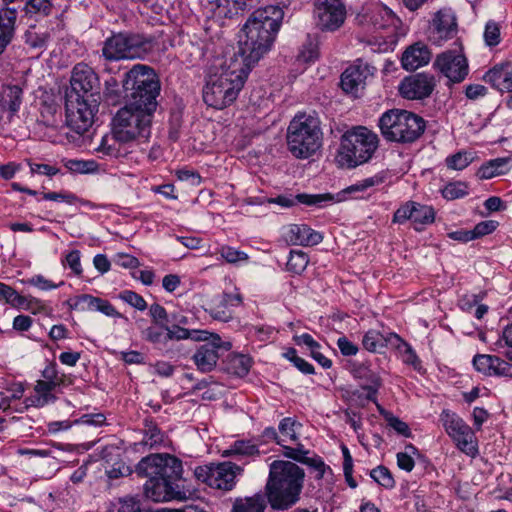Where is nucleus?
<instances>
[{"label": "nucleus", "instance_id": "24", "mask_svg": "<svg viewBox=\"0 0 512 512\" xmlns=\"http://www.w3.org/2000/svg\"><path fill=\"white\" fill-rule=\"evenodd\" d=\"M207 341L208 343L201 345L193 355L195 365L203 373L214 369L219 359L218 349L224 344L219 335L212 333Z\"/></svg>", "mask_w": 512, "mask_h": 512}, {"label": "nucleus", "instance_id": "18", "mask_svg": "<svg viewBox=\"0 0 512 512\" xmlns=\"http://www.w3.org/2000/svg\"><path fill=\"white\" fill-rule=\"evenodd\" d=\"M315 15L322 30L335 31L346 18V8L342 0H316Z\"/></svg>", "mask_w": 512, "mask_h": 512}, {"label": "nucleus", "instance_id": "54", "mask_svg": "<svg viewBox=\"0 0 512 512\" xmlns=\"http://www.w3.org/2000/svg\"><path fill=\"white\" fill-rule=\"evenodd\" d=\"M81 254L79 250H72L65 255L63 265L71 269L74 275L80 276L83 272L81 266Z\"/></svg>", "mask_w": 512, "mask_h": 512}, {"label": "nucleus", "instance_id": "30", "mask_svg": "<svg viewBox=\"0 0 512 512\" xmlns=\"http://www.w3.org/2000/svg\"><path fill=\"white\" fill-rule=\"evenodd\" d=\"M484 79L501 92L512 90V66L509 63L496 65L486 72Z\"/></svg>", "mask_w": 512, "mask_h": 512}, {"label": "nucleus", "instance_id": "27", "mask_svg": "<svg viewBox=\"0 0 512 512\" xmlns=\"http://www.w3.org/2000/svg\"><path fill=\"white\" fill-rule=\"evenodd\" d=\"M402 339L393 332L382 333L376 329H370L364 333L362 346L371 353H380L388 345L399 347Z\"/></svg>", "mask_w": 512, "mask_h": 512}, {"label": "nucleus", "instance_id": "63", "mask_svg": "<svg viewBox=\"0 0 512 512\" xmlns=\"http://www.w3.org/2000/svg\"><path fill=\"white\" fill-rule=\"evenodd\" d=\"M50 0H29L26 9L29 13H40L48 15L51 10Z\"/></svg>", "mask_w": 512, "mask_h": 512}, {"label": "nucleus", "instance_id": "26", "mask_svg": "<svg viewBox=\"0 0 512 512\" xmlns=\"http://www.w3.org/2000/svg\"><path fill=\"white\" fill-rule=\"evenodd\" d=\"M23 90L19 85H4L0 91V122L5 115L9 120L20 109L22 104Z\"/></svg>", "mask_w": 512, "mask_h": 512}, {"label": "nucleus", "instance_id": "16", "mask_svg": "<svg viewBox=\"0 0 512 512\" xmlns=\"http://www.w3.org/2000/svg\"><path fill=\"white\" fill-rule=\"evenodd\" d=\"M71 90L67 94H74L79 98H99V78L91 67L78 63L72 70L70 79Z\"/></svg>", "mask_w": 512, "mask_h": 512}, {"label": "nucleus", "instance_id": "2", "mask_svg": "<svg viewBox=\"0 0 512 512\" xmlns=\"http://www.w3.org/2000/svg\"><path fill=\"white\" fill-rule=\"evenodd\" d=\"M283 18L284 11L278 5H268L254 10L243 25L244 37L240 38L239 52L232 57L241 58L251 70L271 51Z\"/></svg>", "mask_w": 512, "mask_h": 512}, {"label": "nucleus", "instance_id": "39", "mask_svg": "<svg viewBox=\"0 0 512 512\" xmlns=\"http://www.w3.org/2000/svg\"><path fill=\"white\" fill-rule=\"evenodd\" d=\"M300 428L301 424L296 422L294 419L290 417L282 419L279 424L280 439L277 440V445L281 448H290L285 443L295 442Z\"/></svg>", "mask_w": 512, "mask_h": 512}, {"label": "nucleus", "instance_id": "52", "mask_svg": "<svg viewBox=\"0 0 512 512\" xmlns=\"http://www.w3.org/2000/svg\"><path fill=\"white\" fill-rule=\"evenodd\" d=\"M117 141L114 134L113 136L105 135L102 137L98 147L95 148V151L103 157H116L118 155V148L116 147Z\"/></svg>", "mask_w": 512, "mask_h": 512}, {"label": "nucleus", "instance_id": "5", "mask_svg": "<svg viewBox=\"0 0 512 512\" xmlns=\"http://www.w3.org/2000/svg\"><path fill=\"white\" fill-rule=\"evenodd\" d=\"M305 473L291 461L275 460L270 464L266 495L272 508L285 510L300 499Z\"/></svg>", "mask_w": 512, "mask_h": 512}, {"label": "nucleus", "instance_id": "7", "mask_svg": "<svg viewBox=\"0 0 512 512\" xmlns=\"http://www.w3.org/2000/svg\"><path fill=\"white\" fill-rule=\"evenodd\" d=\"M287 146L298 159H307L322 146V130L318 117L299 113L290 121L287 129Z\"/></svg>", "mask_w": 512, "mask_h": 512}, {"label": "nucleus", "instance_id": "40", "mask_svg": "<svg viewBox=\"0 0 512 512\" xmlns=\"http://www.w3.org/2000/svg\"><path fill=\"white\" fill-rule=\"evenodd\" d=\"M63 166L72 173L95 174L99 171V164L95 160L62 159Z\"/></svg>", "mask_w": 512, "mask_h": 512}, {"label": "nucleus", "instance_id": "37", "mask_svg": "<svg viewBox=\"0 0 512 512\" xmlns=\"http://www.w3.org/2000/svg\"><path fill=\"white\" fill-rule=\"evenodd\" d=\"M168 342L169 341H180V340H193V341H207L210 336V332L207 330L198 329H187L180 325L168 326L166 329Z\"/></svg>", "mask_w": 512, "mask_h": 512}, {"label": "nucleus", "instance_id": "41", "mask_svg": "<svg viewBox=\"0 0 512 512\" xmlns=\"http://www.w3.org/2000/svg\"><path fill=\"white\" fill-rule=\"evenodd\" d=\"M252 366V358L245 354H234L229 357L227 369L230 373L244 377Z\"/></svg>", "mask_w": 512, "mask_h": 512}, {"label": "nucleus", "instance_id": "6", "mask_svg": "<svg viewBox=\"0 0 512 512\" xmlns=\"http://www.w3.org/2000/svg\"><path fill=\"white\" fill-rule=\"evenodd\" d=\"M377 147L375 133L364 126L353 127L342 135L335 162L341 168H355L369 161Z\"/></svg>", "mask_w": 512, "mask_h": 512}, {"label": "nucleus", "instance_id": "4", "mask_svg": "<svg viewBox=\"0 0 512 512\" xmlns=\"http://www.w3.org/2000/svg\"><path fill=\"white\" fill-rule=\"evenodd\" d=\"M249 65L241 58L231 57L211 72L203 88L204 102L215 109L232 104L250 73Z\"/></svg>", "mask_w": 512, "mask_h": 512}, {"label": "nucleus", "instance_id": "51", "mask_svg": "<svg viewBox=\"0 0 512 512\" xmlns=\"http://www.w3.org/2000/svg\"><path fill=\"white\" fill-rule=\"evenodd\" d=\"M370 476L374 481L386 489H392L395 486V480L391 472L384 466H378L371 470Z\"/></svg>", "mask_w": 512, "mask_h": 512}, {"label": "nucleus", "instance_id": "19", "mask_svg": "<svg viewBox=\"0 0 512 512\" xmlns=\"http://www.w3.org/2000/svg\"><path fill=\"white\" fill-rule=\"evenodd\" d=\"M440 421L447 434L456 442L457 446H471L475 448V434L472 428L455 412L445 409L440 414Z\"/></svg>", "mask_w": 512, "mask_h": 512}, {"label": "nucleus", "instance_id": "29", "mask_svg": "<svg viewBox=\"0 0 512 512\" xmlns=\"http://www.w3.org/2000/svg\"><path fill=\"white\" fill-rule=\"evenodd\" d=\"M321 233L306 224H292L288 228L287 240L293 245L313 246L322 241Z\"/></svg>", "mask_w": 512, "mask_h": 512}, {"label": "nucleus", "instance_id": "42", "mask_svg": "<svg viewBox=\"0 0 512 512\" xmlns=\"http://www.w3.org/2000/svg\"><path fill=\"white\" fill-rule=\"evenodd\" d=\"M25 43L33 50L43 51L47 47L49 34L30 27L24 34Z\"/></svg>", "mask_w": 512, "mask_h": 512}, {"label": "nucleus", "instance_id": "12", "mask_svg": "<svg viewBox=\"0 0 512 512\" xmlns=\"http://www.w3.org/2000/svg\"><path fill=\"white\" fill-rule=\"evenodd\" d=\"M242 471L243 468L240 465L228 461L213 467H197L194 473L198 480L211 488L230 491L236 485V477Z\"/></svg>", "mask_w": 512, "mask_h": 512}, {"label": "nucleus", "instance_id": "22", "mask_svg": "<svg viewBox=\"0 0 512 512\" xmlns=\"http://www.w3.org/2000/svg\"><path fill=\"white\" fill-rule=\"evenodd\" d=\"M457 33V23L451 9H441L433 17L428 29V38L435 45H442Z\"/></svg>", "mask_w": 512, "mask_h": 512}, {"label": "nucleus", "instance_id": "61", "mask_svg": "<svg viewBox=\"0 0 512 512\" xmlns=\"http://www.w3.org/2000/svg\"><path fill=\"white\" fill-rule=\"evenodd\" d=\"M484 40L488 46H495L500 42V30L496 23L488 22L484 30Z\"/></svg>", "mask_w": 512, "mask_h": 512}, {"label": "nucleus", "instance_id": "34", "mask_svg": "<svg viewBox=\"0 0 512 512\" xmlns=\"http://www.w3.org/2000/svg\"><path fill=\"white\" fill-rule=\"evenodd\" d=\"M17 10L14 7L0 8V54L14 35Z\"/></svg>", "mask_w": 512, "mask_h": 512}, {"label": "nucleus", "instance_id": "33", "mask_svg": "<svg viewBox=\"0 0 512 512\" xmlns=\"http://www.w3.org/2000/svg\"><path fill=\"white\" fill-rule=\"evenodd\" d=\"M246 6V0H211L209 10L216 19L232 18Z\"/></svg>", "mask_w": 512, "mask_h": 512}, {"label": "nucleus", "instance_id": "10", "mask_svg": "<svg viewBox=\"0 0 512 512\" xmlns=\"http://www.w3.org/2000/svg\"><path fill=\"white\" fill-rule=\"evenodd\" d=\"M384 182V176L376 174L374 176L362 179L356 183L350 185L346 189L333 194V193H319V194H307L300 193L298 200L303 205L314 207L317 209L327 208L333 204L343 202L347 199V195L365 192L373 186H377Z\"/></svg>", "mask_w": 512, "mask_h": 512}, {"label": "nucleus", "instance_id": "47", "mask_svg": "<svg viewBox=\"0 0 512 512\" xmlns=\"http://www.w3.org/2000/svg\"><path fill=\"white\" fill-rule=\"evenodd\" d=\"M96 297L90 294H81L71 297L67 300V305L71 310L76 311H93Z\"/></svg>", "mask_w": 512, "mask_h": 512}, {"label": "nucleus", "instance_id": "32", "mask_svg": "<svg viewBox=\"0 0 512 512\" xmlns=\"http://www.w3.org/2000/svg\"><path fill=\"white\" fill-rule=\"evenodd\" d=\"M511 168V157H498L483 163L477 171V177L479 179L488 180L507 174Z\"/></svg>", "mask_w": 512, "mask_h": 512}, {"label": "nucleus", "instance_id": "21", "mask_svg": "<svg viewBox=\"0 0 512 512\" xmlns=\"http://www.w3.org/2000/svg\"><path fill=\"white\" fill-rule=\"evenodd\" d=\"M177 479L164 476L148 479L144 485L145 496L154 502L185 500L187 498L186 493L173 483V480Z\"/></svg>", "mask_w": 512, "mask_h": 512}, {"label": "nucleus", "instance_id": "53", "mask_svg": "<svg viewBox=\"0 0 512 512\" xmlns=\"http://www.w3.org/2000/svg\"><path fill=\"white\" fill-rule=\"evenodd\" d=\"M119 299L139 311H144L147 309V303L145 299L132 290L122 291L119 294Z\"/></svg>", "mask_w": 512, "mask_h": 512}, {"label": "nucleus", "instance_id": "35", "mask_svg": "<svg viewBox=\"0 0 512 512\" xmlns=\"http://www.w3.org/2000/svg\"><path fill=\"white\" fill-rule=\"evenodd\" d=\"M2 300L17 309H32V304L40 305V299L22 296L12 287L0 282V301Z\"/></svg>", "mask_w": 512, "mask_h": 512}, {"label": "nucleus", "instance_id": "57", "mask_svg": "<svg viewBox=\"0 0 512 512\" xmlns=\"http://www.w3.org/2000/svg\"><path fill=\"white\" fill-rule=\"evenodd\" d=\"M93 311L100 312L105 316L112 318H122V314L118 312L115 307L108 301L99 297H96Z\"/></svg>", "mask_w": 512, "mask_h": 512}, {"label": "nucleus", "instance_id": "46", "mask_svg": "<svg viewBox=\"0 0 512 512\" xmlns=\"http://www.w3.org/2000/svg\"><path fill=\"white\" fill-rule=\"evenodd\" d=\"M319 56V46L318 42L315 39L308 38L307 41L302 45L299 54L297 56V61L301 63H311L314 62Z\"/></svg>", "mask_w": 512, "mask_h": 512}, {"label": "nucleus", "instance_id": "64", "mask_svg": "<svg viewBox=\"0 0 512 512\" xmlns=\"http://www.w3.org/2000/svg\"><path fill=\"white\" fill-rule=\"evenodd\" d=\"M337 347L341 354L346 357L355 356L359 351V347L345 336L338 338Z\"/></svg>", "mask_w": 512, "mask_h": 512}, {"label": "nucleus", "instance_id": "44", "mask_svg": "<svg viewBox=\"0 0 512 512\" xmlns=\"http://www.w3.org/2000/svg\"><path fill=\"white\" fill-rule=\"evenodd\" d=\"M167 328V324H153L143 332L144 338L154 345H165L168 343Z\"/></svg>", "mask_w": 512, "mask_h": 512}, {"label": "nucleus", "instance_id": "3", "mask_svg": "<svg viewBox=\"0 0 512 512\" xmlns=\"http://www.w3.org/2000/svg\"><path fill=\"white\" fill-rule=\"evenodd\" d=\"M356 22L365 30V42L373 52L392 51L399 39L400 19L380 2H370L362 6L356 15Z\"/></svg>", "mask_w": 512, "mask_h": 512}, {"label": "nucleus", "instance_id": "20", "mask_svg": "<svg viewBox=\"0 0 512 512\" xmlns=\"http://www.w3.org/2000/svg\"><path fill=\"white\" fill-rule=\"evenodd\" d=\"M436 86L435 77L427 73H417L405 77L398 86L399 94L408 100L428 98Z\"/></svg>", "mask_w": 512, "mask_h": 512}, {"label": "nucleus", "instance_id": "62", "mask_svg": "<svg viewBox=\"0 0 512 512\" xmlns=\"http://www.w3.org/2000/svg\"><path fill=\"white\" fill-rule=\"evenodd\" d=\"M498 223L493 220H486L478 223L471 231L473 234V238L477 239L479 237L488 235L496 230Z\"/></svg>", "mask_w": 512, "mask_h": 512}, {"label": "nucleus", "instance_id": "31", "mask_svg": "<svg viewBox=\"0 0 512 512\" xmlns=\"http://www.w3.org/2000/svg\"><path fill=\"white\" fill-rule=\"evenodd\" d=\"M55 389L56 387L51 386L48 382L38 380L32 393L25 399V408H42L54 403L56 400Z\"/></svg>", "mask_w": 512, "mask_h": 512}, {"label": "nucleus", "instance_id": "1", "mask_svg": "<svg viewBox=\"0 0 512 512\" xmlns=\"http://www.w3.org/2000/svg\"><path fill=\"white\" fill-rule=\"evenodd\" d=\"M127 104L113 118V133L119 142L147 140L157 108L160 83L154 70L136 64L125 75Z\"/></svg>", "mask_w": 512, "mask_h": 512}, {"label": "nucleus", "instance_id": "15", "mask_svg": "<svg viewBox=\"0 0 512 512\" xmlns=\"http://www.w3.org/2000/svg\"><path fill=\"white\" fill-rule=\"evenodd\" d=\"M434 67L455 83L463 81L469 71L467 58L460 45L437 55Z\"/></svg>", "mask_w": 512, "mask_h": 512}, {"label": "nucleus", "instance_id": "45", "mask_svg": "<svg viewBox=\"0 0 512 512\" xmlns=\"http://www.w3.org/2000/svg\"><path fill=\"white\" fill-rule=\"evenodd\" d=\"M309 263L308 255L301 250H291L287 261V269L295 274H301Z\"/></svg>", "mask_w": 512, "mask_h": 512}, {"label": "nucleus", "instance_id": "48", "mask_svg": "<svg viewBox=\"0 0 512 512\" xmlns=\"http://www.w3.org/2000/svg\"><path fill=\"white\" fill-rule=\"evenodd\" d=\"M218 253L226 262L230 264H238L248 260V255L244 251L238 250L228 245L221 246L218 250Z\"/></svg>", "mask_w": 512, "mask_h": 512}, {"label": "nucleus", "instance_id": "43", "mask_svg": "<svg viewBox=\"0 0 512 512\" xmlns=\"http://www.w3.org/2000/svg\"><path fill=\"white\" fill-rule=\"evenodd\" d=\"M142 443L145 447L148 448H159L163 446L164 448L170 445L169 441L165 438L164 434L160 431V429L154 425H150L147 427L144 437L142 439Z\"/></svg>", "mask_w": 512, "mask_h": 512}, {"label": "nucleus", "instance_id": "36", "mask_svg": "<svg viewBox=\"0 0 512 512\" xmlns=\"http://www.w3.org/2000/svg\"><path fill=\"white\" fill-rule=\"evenodd\" d=\"M309 452L310 450H290L286 453V456L309 466L316 473L315 478L321 479L329 467L325 465L319 456H310Z\"/></svg>", "mask_w": 512, "mask_h": 512}, {"label": "nucleus", "instance_id": "50", "mask_svg": "<svg viewBox=\"0 0 512 512\" xmlns=\"http://www.w3.org/2000/svg\"><path fill=\"white\" fill-rule=\"evenodd\" d=\"M442 196L447 200L462 198L468 194V187L464 182H450L441 191Z\"/></svg>", "mask_w": 512, "mask_h": 512}, {"label": "nucleus", "instance_id": "49", "mask_svg": "<svg viewBox=\"0 0 512 512\" xmlns=\"http://www.w3.org/2000/svg\"><path fill=\"white\" fill-rule=\"evenodd\" d=\"M26 285L37 288L40 291H51L64 284L63 281L55 283L41 274L34 275L24 281Z\"/></svg>", "mask_w": 512, "mask_h": 512}, {"label": "nucleus", "instance_id": "28", "mask_svg": "<svg viewBox=\"0 0 512 512\" xmlns=\"http://www.w3.org/2000/svg\"><path fill=\"white\" fill-rule=\"evenodd\" d=\"M431 59V52L427 45L417 42L409 46L402 54L401 64L407 71H414L427 65Z\"/></svg>", "mask_w": 512, "mask_h": 512}, {"label": "nucleus", "instance_id": "55", "mask_svg": "<svg viewBox=\"0 0 512 512\" xmlns=\"http://www.w3.org/2000/svg\"><path fill=\"white\" fill-rule=\"evenodd\" d=\"M471 161L470 154L466 152H458L446 159L447 166L454 170H463Z\"/></svg>", "mask_w": 512, "mask_h": 512}, {"label": "nucleus", "instance_id": "23", "mask_svg": "<svg viewBox=\"0 0 512 512\" xmlns=\"http://www.w3.org/2000/svg\"><path fill=\"white\" fill-rule=\"evenodd\" d=\"M375 68L362 60H356L341 75V87L346 93L357 95L367 79L373 75Z\"/></svg>", "mask_w": 512, "mask_h": 512}, {"label": "nucleus", "instance_id": "9", "mask_svg": "<svg viewBox=\"0 0 512 512\" xmlns=\"http://www.w3.org/2000/svg\"><path fill=\"white\" fill-rule=\"evenodd\" d=\"M99 98L66 96V122L78 134H84L92 126L98 111Z\"/></svg>", "mask_w": 512, "mask_h": 512}, {"label": "nucleus", "instance_id": "17", "mask_svg": "<svg viewBox=\"0 0 512 512\" xmlns=\"http://www.w3.org/2000/svg\"><path fill=\"white\" fill-rule=\"evenodd\" d=\"M380 387V380L377 378L371 385L362 386L360 389L351 392L350 400L356 402L360 406H364L366 402L372 401L376 404L378 411L387 420L390 427L403 436H408L409 427L401 421L399 418L393 416L391 413L385 411V409L377 402L376 395Z\"/></svg>", "mask_w": 512, "mask_h": 512}, {"label": "nucleus", "instance_id": "14", "mask_svg": "<svg viewBox=\"0 0 512 512\" xmlns=\"http://www.w3.org/2000/svg\"><path fill=\"white\" fill-rule=\"evenodd\" d=\"M435 217L436 212L432 206L410 200L397 208L393 214L392 223L401 225L409 221L414 230L420 232L431 225Z\"/></svg>", "mask_w": 512, "mask_h": 512}, {"label": "nucleus", "instance_id": "25", "mask_svg": "<svg viewBox=\"0 0 512 512\" xmlns=\"http://www.w3.org/2000/svg\"><path fill=\"white\" fill-rule=\"evenodd\" d=\"M474 368L487 376L512 378V364L494 355L478 354L473 358Z\"/></svg>", "mask_w": 512, "mask_h": 512}, {"label": "nucleus", "instance_id": "13", "mask_svg": "<svg viewBox=\"0 0 512 512\" xmlns=\"http://www.w3.org/2000/svg\"><path fill=\"white\" fill-rule=\"evenodd\" d=\"M142 45L136 36L117 33L108 37L102 47V56L108 61L141 58Z\"/></svg>", "mask_w": 512, "mask_h": 512}, {"label": "nucleus", "instance_id": "58", "mask_svg": "<svg viewBox=\"0 0 512 512\" xmlns=\"http://www.w3.org/2000/svg\"><path fill=\"white\" fill-rule=\"evenodd\" d=\"M28 165L32 174L45 175L50 178L61 172L57 166L46 163L29 162Z\"/></svg>", "mask_w": 512, "mask_h": 512}, {"label": "nucleus", "instance_id": "60", "mask_svg": "<svg viewBox=\"0 0 512 512\" xmlns=\"http://www.w3.org/2000/svg\"><path fill=\"white\" fill-rule=\"evenodd\" d=\"M175 175L179 181L187 182L192 186L200 185L201 180H202V178L198 172H196L195 170L186 169V168L178 169L175 172Z\"/></svg>", "mask_w": 512, "mask_h": 512}, {"label": "nucleus", "instance_id": "59", "mask_svg": "<svg viewBox=\"0 0 512 512\" xmlns=\"http://www.w3.org/2000/svg\"><path fill=\"white\" fill-rule=\"evenodd\" d=\"M42 198L48 201L65 202L70 205L79 201L78 197L70 192H47L43 193Z\"/></svg>", "mask_w": 512, "mask_h": 512}, {"label": "nucleus", "instance_id": "56", "mask_svg": "<svg viewBox=\"0 0 512 512\" xmlns=\"http://www.w3.org/2000/svg\"><path fill=\"white\" fill-rule=\"evenodd\" d=\"M117 512H149L141 507L140 501L134 497L120 499L117 504Z\"/></svg>", "mask_w": 512, "mask_h": 512}, {"label": "nucleus", "instance_id": "8", "mask_svg": "<svg viewBox=\"0 0 512 512\" xmlns=\"http://www.w3.org/2000/svg\"><path fill=\"white\" fill-rule=\"evenodd\" d=\"M385 139L395 142H413L424 132V120L405 110H390L379 119Z\"/></svg>", "mask_w": 512, "mask_h": 512}, {"label": "nucleus", "instance_id": "38", "mask_svg": "<svg viewBox=\"0 0 512 512\" xmlns=\"http://www.w3.org/2000/svg\"><path fill=\"white\" fill-rule=\"evenodd\" d=\"M265 508V496L261 493H257L251 497L236 499L233 504L232 512H264Z\"/></svg>", "mask_w": 512, "mask_h": 512}, {"label": "nucleus", "instance_id": "11", "mask_svg": "<svg viewBox=\"0 0 512 512\" xmlns=\"http://www.w3.org/2000/svg\"><path fill=\"white\" fill-rule=\"evenodd\" d=\"M138 475L143 477L159 478H181L183 467L182 462L168 453L151 454L144 457L136 467Z\"/></svg>", "mask_w": 512, "mask_h": 512}]
</instances>
